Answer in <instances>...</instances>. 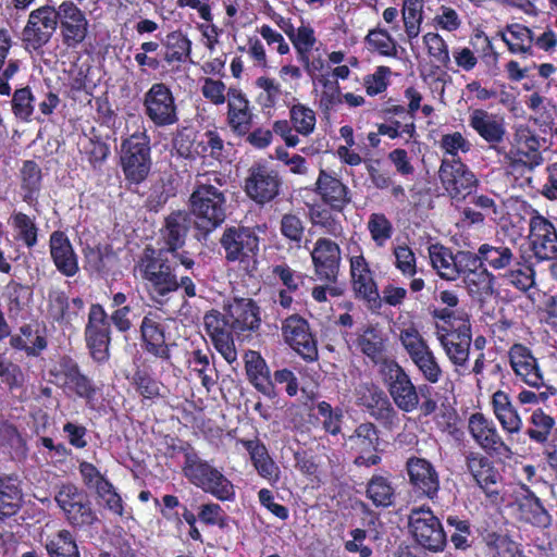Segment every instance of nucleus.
Instances as JSON below:
<instances>
[{"label": "nucleus", "mask_w": 557, "mask_h": 557, "mask_svg": "<svg viewBox=\"0 0 557 557\" xmlns=\"http://www.w3.org/2000/svg\"><path fill=\"white\" fill-rule=\"evenodd\" d=\"M226 184V175L215 171L198 176L190 196V210L198 230L209 233L224 222L227 203L221 187Z\"/></svg>", "instance_id": "obj_1"}, {"label": "nucleus", "mask_w": 557, "mask_h": 557, "mask_svg": "<svg viewBox=\"0 0 557 557\" xmlns=\"http://www.w3.org/2000/svg\"><path fill=\"white\" fill-rule=\"evenodd\" d=\"M134 273L144 282L150 299L158 305H164L170 295L178 289L177 276L162 250L145 248L135 264Z\"/></svg>", "instance_id": "obj_2"}, {"label": "nucleus", "mask_w": 557, "mask_h": 557, "mask_svg": "<svg viewBox=\"0 0 557 557\" xmlns=\"http://www.w3.org/2000/svg\"><path fill=\"white\" fill-rule=\"evenodd\" d=\"M183 474L189 483L221 502L235 499V486L232 481L195 451L185 453Z\"/></svg>", "instance_id": "obj_3"}, {"label": "nucleus", "mask_w": 557, "mask_h": 557, "mask_svg": "<svg viewBox=\"0 0 557 557\" xmlns=\"http://www.w3.org/2000/svg\"><path fill=\"white\" fill-rule=\"evenodd\" d=\"M542 139L525 124H518L513 128L510 148H497V154L512 169H534L542 164L540 153Z\"/></svg>", "instance_id": "obj_4"}, {"label": "nucleus", "mask_w": 557, "mask_h": 557, "mask_svg": "<svg viewBox=\"0 0 557 557\" xmlns=\"http://www.w3.org/2000/svg\"><path fill=\"white\" fill-rule=\"evenodd\" d=\"M381 373L396 407L404 412L414 411L419 407L420 397L405 369L395 360H385L381 364Z\"/></svg>", "instance_id": "obj_5"}, {"label": "nucleus", "mask_w": 557, "mask_h": 557, "mask_svg": "<svg viewBox=\"0 0 557 557\" xmlns=\"http://www.w3.org/2000/svg\"><path fill=\"white\" fill-rule=\"evenodd\" d=\"M149 144L145 133L133 134L122 144L121 164L126 180L131 183H141L150 172Z\"/></svg>", "instance_id": "obj_6"}, {"label": "nucleus", "mask_w": 557, "mask_h": 557, "mask_svg": "<svg viewBox=\"0 0 557 557\" xmlns=\"http://www.w3.org/2000/svg\"><path fill=\"white\" fill-rule=\"evenodd\" d=\"M537 494L529 484L518 483L511 491L508 506L512 507L519 521L547 528L552 523V516Z\"/></svg>", "instance_id": "obj_7"}, {"label": "nucleus", "mask_w": 557, "mask_h": 557, "mask_svg": "<svg viewBox=\"0 0 557 557\" xmlns=\"http://www.w3.org/2000/svg\"><path fill=\"white\" fill-rule=\"evenodd\" d=\"M59 12L60 5L47 3L29 13L22 33L26 49L37 51L50 41L61 17Z\"/></svg>", "instance_id": "obj_8"}, {"label": "nucleus", "mask_w": 557, "mask_h": 557, "mask_svg": "<svg viewBox=\"0 0 557 557\" xmlns=\"http://www.w3.org/2000/svg\"><path fill=\"white\" fill-rule=\"evenodd\" d=\"M409 532L425 549L440 552L446 544V533L431 508H413L409 515Z\"/></svg>", "instance_id": "obj_9"}, {"label": "nucleus", "mask_w": 557, "mask_h": 557, "mask_svg": "<svg viewBox=\"0 0 557 557\" xmlns=\"http://www.w3.org/2000/svg\"><path fill=\"white\" fill-rule=\"evenodd\" d=\"M54 499L73 527L90 525L97 520L87 494L74 484L62 485Z\"/></svg>", "instance_id": "obj_10"}, {"label": "nucleus", "mask_w": 557, "mask_h": 557, "mask_svg": "<svg viewBox=\"0 0 557 557\" xmlns=\"http://www.w3.org/2000/svg\"><path fill=\"white\" fill-rule=\"evenodd\" d=\"M147 117L158 127L178 122L177 106L172 90L163 83H154L144 95Z\"/></svg>", "instance_id": "obj_11"}, {"label": "nucleus", "mask_w": 557, "mask_h": 557, "mask_svg": "<svg viewBox=\"0 0 557 557\" xmlns=\"http://www.w3.org/2000/svg\"><path fill=\"white\" fill-rule=\"evenodd\" d=\"M281 177L278 172L267 162L253 163L245 178V193L259 205L273 200L280 193Z\"/></svg>", "instance_id": "obj_12"}, {"label": "nucleus", "mask_w": 557, "mask_h": 557, "mask_svg": "<svg viewBox=\"0 0 557 557\" xmlns=\"http://www.w3.org/2000/svg\"><path fill=\"white\" fill-rule=\"evenodd\" d=\"M529 242L539 260L557 258V231L552 221L533 210L529 219Z\"/></svg>", "instance_id": "obj_13"}, {"label": "nucleus", "mask_w": 557, "mask_h": 557, "mask_svg": "<svg viewBox=\"0 0 557 557\" xmlns=\"http://www.w3.org/2000/svg\"><path fill=\"white\" fill-rule=\"evenodd\" d=\"M438 176L445 190L451 198H465L476 186L473 172L460 159H443Z\"/></svg>", "instance_id": "obj_14"}, {"label": "nucleus", "mask_w": 557, "mask_h": 557, "mask_svg": "<svg viewBox=\"0 0 557 557\" xmlns=\"http://www.w3.org/2000/svg\"><path fill=\"white\" fill-rule=\"evenodd\" d=\"M508 360L516 377L525 385L535 389L545 386L543 371L530 348L513 344L508 350Z\"/></svg>", "instance_id": "obj_15"}, {"label": "nucleus", "mask_w": 557, "mask_h": 557, "mask_svg": "<svg viewBox=\"0 0 557 557\" xmlns=\"http://www.w3.org/2000/svg\"><path fill=\"white\" fill-rule=\"evenodd\" d=\"M60 36L69 49L77 48L88 34V20L85 13L72 1L60 4Z\"/></svg>", "instance_id": "obj_16"}, {"label": "nucleus", "mask_w": 557, "mask_h": 557, "mask_svg": "<svg viewBox=\"0 0 557 557\" xmlns=\"http://www.w3.org/2000/svg\"><path fill=\"white\" fill-rule=\"evenodd\" d=\"M314 274L320 281L335 283L337 281L342 255L339 246L329 238H319L311 250Z\"/></svg>", "instance_id": "obj_17"}, {"label": "nucleus", "mask_w": 557, "mask_h": 557, "mask_svg": "<svg viewBox=\"0 0 557 557\" xmlns=\"http://www.w3.org/2000/svg\"><path fill=\"white\" fill-rule=\"evenodd\" d=\"M468 430L473 441L485 451L497 455L510 454V448L503 441L493 420L476 412L468 420Z\"/></svg>", "instance_id": "obj_18"}, {"label": "nucleus", "mask_w": 557, "mask_h": 557, "mask_svg": "<svg viewBox=\"0 0 557 557\" xmlns=\"http://www.w3.org/2000/svg\"><path fill=\"white\" fill-rule=\"evenodd\" d=\"M469 126L490 146L495 149L504 141L507 134L505 119L498 114L484 109H472L469 111Z\"/></svg>", "instance_id": "obj_19"}, {"label": "nucleus", "mask_w": 557, "mask_h": 557, "mask_svg": "<svg viewBox=\"0 0 557 557\" xmlns=\"http://www.w3.org/2000/svg\"><path fill=\"white\" fill-rule=\"evenodd\" d=\"M203 325L215 349L228 363H233L237 359V351L231 323L219 311L211 310L205 314Z\"/></svg>", "instance_id": "obj_20"}, {"label": "nucleus", "mask_w": 557, "mask_h": 557, "mask_svg": "<svg viewBox=\"0 0 557 557\" xmlns=\"http://www.w3.org/2000/svg\"><path fill=\"white\" fill-rule=\"evenodd\" d=\"M467 469L486 498L496 503L499 499L496 485L502 475L493 462L480 453H470L467 456Z\"/></svg>", "instance_id": "obj_21"}, {"label": "nucleus", "mask_w": 557, "mask_h": 557, "mask_svg": "<svg viewBox=\"0 0 557 557\" xmlns=\"http://www.w3.org/2000/svg\"><path fill=\"white\" fill-rule=\"evenodd\" d=\"M285 342L304 359L314 360L318 356L315 342L309 331L307 321L300 317L292 315L283 324Z\"/></svg>", "instance_id": "obj_22"}, {"label": "nucleus", "mask_w": 557, "mask_h": 557, "mask_svg": "<svg viewBox=\"0 0 557 557\" xmlns=\"http://www.w3.org/2000/svg\"><path fill=\"white\" fill-rule=\"evenodd\" d=\"M53 375L55 383L67 392L87 400L95 396L96 388L91 381L81 373L77 363L72 359L62 358Z\"/></svg>", "instance_id": "obj_23"}, {"label": "nucleus", "mask_w": 557, "mask_h": 557, "mask_svg": "<svg viewBox=\"0 0 557 557\" xmlns=\"http://www.w3.org/2000/svg\"><path fill=\"white\" fill-rule=\"evenodd\" d=\"M349 270L351 286L356 295L368 302H376L380 295L374 273L362 252L349 257Z\"/></svg>", "instance_id": "obj_24"}, {"label": "nucleus", "mask_w": 557, "mask_h": 557, "mask_svg": "<svg viewBox=\"0 0 557 557\" xmlns=\"http://www.w3.org/2000/svg\"><path fill=\"white\" fill-rule=\"evenodd\" d=\"M253 119L255 113L247 96L238 88H230L226 121L231 131L238 136L247 135Z\"/></svg>", "instance_id": "obj_25"}, {"label": "nucleus", "mask_w": 557, "mask_h": 557, "mask_svg": "<svg viewBox=\"0 0 557 557\" xmlns=\"http://www.w3.org/2000/svg\"><path fill=\"white\" fill-rule=\"evenodd\" d=\"M221 244L230 261L255 256L259 249V238L249 228H227L221 238Z\"/></svg>", "instance_id": "obj_26"}, {"label": "nucleus", "mask_w": 557, "mask_h": 557, "mask_svg": "<svg viewBox=\"0 0 557 557\" xmlns=\"http://www.w3.org/2000/svg\"><path fill=\"white\" fill-rule=\"evenodd\" d=\"M412 486L430 499L436 497L440 490V476L434 466L424 458L412 457L406 463Z\"/></svg>", "instance_id": "obj_27"}, {"label": "nucleus", "mask_w": 557, "mask_h": 557, "mask_svg": "<svg viewBox=\"0 0 557 557\" xmlns=\"http://www.w3.org/2000/svg\"><path fill=\"white\" fill-rule=\"evenodd\" d=\"M144 349L157 358L169 359L170 351L165 342L161 317L156 311L147 312L140 324Z\"/></svg>", "instance_id": "obj_28"}, {"label": "nucleus", "mask_w": 557, "mask_h": 557, "mask_svg": "<svg viewBox=\"0 0 557 557\" xmlns=\"http://www.w3.org/2000/svg\"><path fill=\"white\" fill-rule=\"evenodd\" d=\"M256 87L260 90L256 100L263 112L271 114L281 107L290 106L296 101L292 92L283 89L282 84L275 78L269 76H260L255 82Z\"/></svg>", "instance_id": "obj_29"}, {"label": "nucleus", "mask_w": 557, "mask_h": 557, "mask_svg": "<svg viewBox=\"0 0 557 557\" xmlns=\"http://www.w3.org/2000/svg\"><path fill=\"white\" fill-rule=\"evenodd\" d=\"M314 190L333 210L342 211L350 202L348 187L335 174L323 169L319 172Z\"/></svg>", "instance_id": "obj_30"}, {"label": "nucleus", "mask_w": 557, "mask_h": 557, "mask_svg": "<svg viewBox=\"0 0 557 557\" xmlns=\"http://www.w3.org/2000/svg\"><path fill=\"white\" fill-rule=\"evenodd\" d=\"M234 332L256 331L261 323L260 309L250 298H234L226 307Z\"/></svg>", "instance_id": "obj_31"}, {"label": "nucleus", "mask_w": 557, "mask_h": 557, "mask_svg": "<svg viewBox=\"0 0 557 557\" xmlns=\"http://www.w3.org/2000/svg\"><path fill=\"white\" fill-rule=\"evenodd\" d=\"M49 248L51 259L57 270L67 277L74 276L78 268V258L69 237L60 231L50 235Z\"/></svg>", "instance_id": "obj_32"}, {"label": "nucleus", "mask_w": 557, "mask_h": 557, "mask_svg": "<svg viewBox=\"0 0 557 557\" xmlns=\"http://www.w3.org/2000/svg\"><path fill=\"white\" fill-rule=\"evenodd\" d=\"M436 337L448 360L455 366V371L459 374L463 373L461 370L466 368L469 360L470 335L466 333H448L444 329H437Z\"/></svg>", "instance_id": "obj_33"}, {"label": "nucleus", "mask_w": 557, "mask_h": 557, "mask_svg": "<svg viewBox=\"0 0 557 557\" xmlns=\"http://www.w3.org/2000/svg\"><path fill=\"white\" fill-rule=\"evenodd\" d=\"M379 442L377 432L373 424H360L354 435L349 437L351 449L359 453L355 462L359 466H373L380 461L375 454Z\"/></svg>", "instance_id": "obj_34"}, {"label": "nucleus", "mask_w": 557, "mask_h": 557, "mask_svg": "<svg viewBox=\"0 0 557 557\" xmlns=\"http://www.w3.org/2000/svg\"><path fill=\"white\" fill-rule=\"evenodd\" d=\"M242 443L258 474L272 486L275 485L280 481L281 470L269 455L267 447L259 441H243Z\"/></svg>", "instance_id": "obj_35"}, {"label": "nucleus", "mask_w": 557, "mask_h": 557, "mask_svg": "<svg viewBox=\"0 0 557 557\" xmlns=\"http://www.w3.org/2000/svg\"><path fill=\"white\" fill-rule=\"evenodd\" d=\"M492 407L496 419L505 432L517 434L521 431L522 419L506 392L498 389L493 394Z\"/></svg>", "instance_id": "obj_36"}, {"label": "nucleus", "mask_w": 557, "mask_h": 557, "mask_svg": "<svg viewBox=\"0 0 557 557\" xmlns=\"http://www.w3.org/2000/svg\"><path fill=\"white\" fill-rule=\"evenodd\" d=\"M189 224L188 214L182 211L173 212L165 219L162 239L169 252H175L183 247Z\"/></svg>", "instance_id": "obj_37"}, {"label": "nucleus", "mask_w": 557, "mask_h": 557, "mask_svg": "<svg viewBox=\"0 0 557 557\" xmlns=\"http://www.w3.org/2000/svg\"><path fill=\"white\" fill-rule=\"evenodd\" d=\"M481 263L494 271L506 270L517 260L512 248L500 242L485 243L480 246Z\"/></svg>", "instance_id": "obj_38"}, {"label": "nucleus", "mask_w": 557, "mask_h": 557, "mask_svg": "<svg viewBox=\"0 0 557 557\" xmlns=\"http://www.w3.org/2000/svg\"><path fill=\"white\" fill-rule=\"evenodd\" d=\"M532 33L533 30L529 27L515 23L499 32V37L507 45L511 53L531 57L533 55Z\"/></svg>", "instance_id": "obj_39"}, {"label": "nucleus", "mask_w": 557, "mask_h": 557, "mask_svg": "<svg viewBox=\"0 0 557 557\" xmlns=\"http://www.w3.org/2000/svg\"><path fill=\"white\" fill-rule=\"evenodd\" d=\"M41 544L49 557H81L75 539L67 530L42 535Z\"/></svg>", "instance_id": "obj_40"}, {"label": "nucleus", "mask_w": 557, "mask_h": 557, "mask_svg": "<svg viewBox=\"0 0 557 557\" xmlns=\"http://www.w3.org/2000/svg\"><path fill=\"white\" fill-rule=\"evenodd\" d=\"M22 502L20 481L14 475H0V519L11 517Z\"/></svg>", "instance_id": "obj_41"}, {"label": "nucleus", "mask_w": 557, "mask_h": 557, "mask_svg": "<svg viewBox=\"0 0 557 557\" xmlns=\"http://www.w3.org/2000/svg\"><path fill=\"white\" fill-rule=\"evenodd\" d=\"M429 258L432 268L436 273L447 281H456L458 278L456 253L443 245L433 244L429 247Z\"/></svg>", "instance_id": "obj_42"}, {"label": "nucleus", "mask_w": 557, "mask_h": 557, "mask_svg": "<svg viewBox=\"0 0 557 557\" xmlns=\"http://www.w3.org/2000/svg\"><path fill=\"white\" fill-rule=\"evenodd\" d=\"M244 359L249 381L258 391L268 393L271 387V382L270 371L264 359L259 352L253 350L247 351Z\"/></svg>", "instance_id": "obj_43"}, {"label": "nucleus", "mask_w": 557, "mask_h": 557, "mask_svg": "<svg viewBox=\"0 0 557 557\" xmlns=\"http://www.w3.org/2000/svg\"><path fill=\"white\" fill-rule=\"evenodd\" d=\"M462 278L472 297L483 300L494 293L495 275L485 267L469 272Z\"/></svg>", "instance_id": "obj_44"}, {"label": "nucleus", "mask_w": 557, "mask_h": 557, "mask_svg": "<svg viewBox=\"0 0 557 557\" xmlns=\"http://www.w3.org/2000/svg\"><path fill=\"white\" fill-rule=\"evenodd\" d=\"M289 108V122L298 136L308 137L315 131L317 115L313 109L300 103L292 102Z\"/></svg>", "instance_id": "obj_45"}, {"label": "nucleus", "mask_w": 557, "mask_h": 557, "mask_svg": "<svg viewBox=\"0 0 557 557\" xmlns=\"http://www.w3.org/2000/svg\"><path fill=\"white\" fill-rule=\"evenodd\" d=\"M401 21L408 41L418 38L423 22L422 0H403Z\"/></svg>", "instance_id": "obj_46"}, {"label": "nucleus", "mask_w": 557, "mask_h": 557, "mask_svg": "<svg viewBox=\"0 0 557 557\" xmlns=\"http://www.w3.org/2000/svg\"><path fill=\"white\" fill-rule=\"evenodd\" d=\"M165 48L164 60L168 63L185 61L191 51V41L180 30H174L162 40Z\"/></svg>", "instance_id": "obj_47"}, {"label": "nucleus", "mask_w": 557, "mask_h": 557, "mask_svg": "<svg viewBox=\"0 0 557 557\" xmlns=\"http://www.w3.org/2000/svg\"><path fill=\"white\" fill-rule=\"evenodd\" d=\"M411 362L421 377L431 384H437L444 375V371L431 347L412 358Z\"/></svg>", "instance_id": "obj_48"}, {"label": "nucleus", "mask_w": 557, "mask_h": 557, "mask_svg": "<svg viewBox=\"0 0 557 557\" xmlns=\"http://www.w3.org/2000/svg\"><path fill=\"white\" fill-rule=\"evenodd\" d=\"M368 49L380 55L395 58L397 55V42L387 29L375 27L366 36Z\"/></svg>", "instance_id": "obj_49"}, {"label": "nucleus", "mask_w": 557, "mask_h": 557, "mask_svg": "<svg viewBox=\"0 0 557 557\" xmlns=\"http://www.w3.org/2000/svg\"><path fill=\"white\" fill-rule=\"evenodd\" d=\"M359 349L373 362H384V338L382 333L375 329L364 330L358 337Z\"/></svg>", "instance_id": "obj_50"}, {"label": "nucleus", "mask_w": 557, "mask_h": 557, "mask_svg": "<svg viewBox=\"0 0 557 557\" xmlns=\"http://www.w3.org/2000/svg\"><path fill=\"white\" fill-rule=\"evenodd\" d=\"M367 230L377 248L385 247L394 234V226L391 220L381 212H374L369 215Z\"/></svg>", "instance_id": "obj_51"}, {"label": "nucleus", "mask_w": 557, "mask_h": 557, "mask_svg": "<svg viewBox=\"0 0 557 557\" xmlns=\"http://www.w3.org/2000/svg\"><path fill=\"white\" fill-rule=\"evenodd\" d=\"M367 497L377 507H388L394 502L395 491L388 479L374 475L368 483Z\"/></svg>", "instance_id": "obj_52"}, {"label": "nucleus", "mask_w": 557, "mask_h": 557, "mask_svg": "<svg viewBox=\"0 0 557 557\" xmlns=\"http://www.w3.org/2000/svg\"><path fill=\"white\" fill-rule=\"evenodd\" d=\"M321 90L319 94V107L327 113L336 110L343 103V94L337 81H332L326 75L319 77Z\"/></svg>", "instance_id": "obj_53"}, {"label": "nucleus", "mask_w": 557, "mask_h": 557, "mask_svg": "<svg viewBox=\"0 0 557 557\" xmlns=\"http://www.w3.org/2000/svg\"><path fill=\"white\" fill-rule=\"evenodd\" d=\"M14 116L22 122H30L35 111V96L28 86L14 90L11 99Z\"/></svg>", "instance_id": "obj_54"}, {"label": "nucleus", "mask_w": 557, "mask_h": 557, "mask_svg": "<svg viewBox=\"0 0 557 557\" xmlns=\"http://www.w3.org/2000/svg\"><path fill=\"white\" fill-rule=\"evenodd\" d=\"M9 223L16 232V238L22 240L28 248L37 244L38 227L34 219L22 212H13Z\"/></svg>", "instance_id": "obj_55"}, {"label": "nucleus", "mask_w": 557, "mask_h": 557, "mask_svg": "<svg viewBox=\"0 0 557 557\" xmlns=\"http://www.w3.org/2000/svg\"><path fill=\"white\" fill-rule=\"evenodd\" d=\"M398 339L410 360L430 348L426 339L414 324L401 327L399 330Z\"/></svg>", "instance_id": "obj_56"}, {"label": "nucleus", "mask_w": 557, "mask_h": 557, "mask_svg": "<svg viewBox=\"0 0 557 557\" xmlns=\"http://www.w3.org/2000/svg\"><path fill=\"white\" fill-rule=\"evenodd\" d=\"M531 424L527 432L529 437L540 444L545 443L555 425V420L542 409H536L531 416Z\"/></svg>", "instance_id": "obj_57"}, {"label": "nucleus", "mask_w": 557, "mask_h": 557, "mask_svg": "<svg viewBox=\"0 0 557 557\" xmlns=\"http://www.w3.org/2000/svg\"><path fill=\"white\" fill-rule=\"evenodd\" d=\"M22 337L12 338V345L24 349L28 355L37 356L46 347V337L39 331H32L29 326L22 327Z\"/></svg>", "instance_id": "obj_58"}, {"label": "nucleus", "mask_w": 557, "mask_h": 557, "mask_svg": "<svg viewBox=\"0 0 557 557\" xmlns=\"http://www.w3.org/2000/svg\"><path fill=\"white\" fill-rule=\"evenodd\" d=\"M52 308H58V312L54 313L58 320L71 323L82 312L84 301L78 297L69 300L63 294H58L53 298Z\"/></svg>", "instance_id": "obj_59"}, {"label": "nucleus", "mask_w": 557, "mask_h": 557, "mask_svg": "<svg viewBox=\"0 0 557 557\" xmlns=\"http://www.w3.org/2000/svg\"><path fill=\"white\" fill-rule=\"evenodd\" d=\"M395 268L404 275L412 277L417 273V258L413 250L405 243L393 247Z\"/></svg>", "instance_id": "obj_60"}, {"label": "nucleus", "mask_w": 557, "mask_h": 557, "mask_svg": "<svg viewBox=\"0 0 557 557\" xmlns=\"http://www.w3.org/2000/svg\"><path fill=\"white\" fill-rule=\"evenodd\" d=\"M422 41L431 58L444 66L448 65L450 62L448 45L438 33L424 34Z\"/></svg>", "instance_id": "obj_61"}, {"label": "nucleus", "mask_w": 557, "mask_h": 557, "mask_svg": "<svg viewBox=\"0 0 557 557\" xmlns=\"http://www.w3.org/2000/svg\"><path fill=\"white\" fill-rule=\"evenodd\" d=\"M482 540L495 557H512L516 552V544L504 534L485 532Z\"/></svg>", "instance_id": "obj_62"}, {"label": "nucleus", "mask_w": 557, "mask_h": 557, "mask_svg": "<svg viewBox=\"0 0 557 557\" xmlns=\"http://www.w3.org/2000/svg\"><path fill=\"white\" fill-rule=\"evenodd\" d=\"M290 41L298 53L299 61L308 62V54L317 42L313 28L309 25L299 26Z\"/></svg>", "instance_id": "obj_63"}, {"label": "nucleus", "mask_w": 557, "mask_h": 557, "mask_svg": "<svg viewBox=\"0 0 557 557\" xmlns=\"http://www.w3.org/2000/svg\"><path fill=\"white\" fill-rule=\"evenodd\" d=\"M433 25L435 28L442 29L447 33H455L460 29L462 18L460 14L451 7L440 5L433 17Z\"/></svg>", "instance_id": "obj_64"}]
</instances>
